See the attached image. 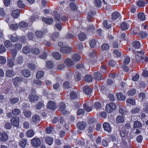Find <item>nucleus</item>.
I'll list each match as a JSON object with an SVG mask.
<instances>
[{"label": "nucleus", "instance_id": "nucleus-40", "mask_svg": "<svg viewBox=\"0 0 148 148\" xmlns=\"http://www.w3.org/2000/svg\"><path fill=\"white\" fill-rule=\"evenodd\" d=\"M9 27L11 29L13 30H15L18 28V25L17 24H12L10 25Z\"/></svg>", "mask_w": 148, "mask_h": 148}, {"label": "nucleus", "instance_id": "nucleus-38", "mask_svg": "<svg viewBox=\"0 0 148 148\" xmlns=\"http://www.w3.org/2000/svg\"><path fill=\"white\" fill-rule=\"evenodd\" d=\"M94 108L96 109H99L101 108L102 106L101 104L99 102H96L95 103L93 104Z\"/></svg>", "mask_w": 148, "mask_h": 148}, {"label": "nucleus", "instance_id": "nucleus-14", "mask_svg": "<svg viewBox=\"0 0 148 148\" xmlns=\"http://www.w3.org/2000/svg\"><path fill=\"white\" fill-rule=\"evenodd\" d=\"M42 20L46 23L48 24H51L53 22V20L52 18H45L43 17Z\"/></svg>", "mask_w": 148, "mask_h": 148}, {"label": "nucleus", "instance_id": "nucleus-59", "mask_svg": "<svg viewBox=\"0 0 148 148\" xmlns=\"http://www.w3.org/2000/svg\"><path fill=\"white\" fill-rule=\"evenodd\" d=\"M85 111L83 109H79L77 112V114L78 115H82L84 114Z\"/></svg>", "mask_w": 148, "mask_h": 148}, {"label": "nucleus", "instance_id": "nucleus-12", "mask_svg": "<svg viewBox=\"0 0 148 148\" xmlns=\"http://www.w3.org/2000/svg\"><path fill=\"white\" fill-rule=\"evenodd\" d=\"M20 11L19 10H14L11 13L12 16L14 18H16L19 16Z\"/></svg>", "mask_w": 148, "mask_h": 148}, {"label": "nucleus", "instance_id": "nucleus-24", "mask_svg": "<svg viewBox=\"0 0 148 148\" xmlns=\"http://www.w3.org/2000/svg\"><path fill=\"white\" fill-rule=\"evenodd\" d=\"M64 63L67 65H73L74 64V62L72 60L68 58L65 59Z\"/></svg>", "mask_w": 148, "mask_h": 148}, {"label": "nucleus", "instance_id": "nucleus-17", "mask_svg": "<svg viewBox=\"0 0 148 148\" xmlns=\"http://www.w3.org/2000/svg\"><path fill=\"white\" fill-rule=\"evenodd\" d=\"M8 139V136L4 132L1 133H0V140L2 141H5Z\"/></svg>", "mask_w": 148, "mask_h": 148}, {"label": "nucleus", "instance_id": "nucleus-31", "mask_svg": "<svg viewBox=\"0 0 148 148\" xmlns=\"http://www.w3.org/2000/svg\"><path fill=\"white\" fill-rule=\"evenodd\" d=\"M139 36L141 38L145 39L147 37V34L145 32L141 31L139 32Z\"/></svg>", "mask_w": 148, "mask_h": 148}, {"label": "nucleus", "instance_id": "nucleus-15", "mask_svg": "<svg viewBox=\"0 0 148 148\" xmlns=\"http://www.w3.org/2000/svg\"><path fill=\"white\" fill-rule=\"evenodd\" d=\"M83 90L86 94L89 95L91 93L92 90L88 86H85L83 88Z\"/></svg>", "mask_w": 148, "mask_h": 148}, {"label": "nucleus", "instance_id": "nucleus-41", "mask_svg": "<svg viewBox=\"0 0 148 148\" xmlns=\"http://www.w3.org/2000/svg\"><path fill=\"white\" fill-rule=\"evenodd\" d=\"M27 142L26 139L21 140L19 142V145L22 147H24L26 145Z\"/></svg>", "mask_w": 148, "mask_h": 148}, {"label": "nucleus", "instance_id": "nucleus-56", "mask_svg": "<svg viewBox=\"0 0 148 148\" xmlns=\"http://www.w3.org/2000/svg\"><path fill=\"white\" fill-rule=\"evenodd\" d=\"M33 82L34 84H36L39 86H41L42 84V81L38 79L34 80Z\"/></svg>", "mask_w": 148, "mask_h": 148}, {"label": "nucleus", "instance_id": "nucleus-53", "mask_svg": "<svg viewBox=\"0 0 148 148\" xmlns=\"http://www.w3.org/2000/svg\"><path fill=\"white\" fill-rule=\"evenodd\" d=\"M6 62V59L3 56H0V64H4Z\"/></svg>", "mask_w": 148, "mask_h": 148}, {"label": "nucleus", "instance_id": "nucleus-26", "mask_svg": "<svg viewBox=\"0 0 148 148\" xmlns=\"http://www.w3.org/2000/svg\"><path fill=\"white\" fill-rule=\"evenodd\" d=\"M78 37L80 41H83L86 39V36L85 34L82 33L78 35Z\"/></svg>", "mask_w": 148, "mask_h": 148}, {"label": "nucleus", "instance_id": "nucleus-32", "mask_svg": "<svg viewBox=\"0 0 148 148\" xmlns=\"http://www.w3.org/2000/svg\"><path fill=\"white\" fill-rule=\"evenodd\" d=\"M133 52L135 54V55L136 56V60H138L139 59V57L138 56V53L141 55H143L145 53L143 51H133Z\"/></svg>", "mask_w": 148, "mask_h": 148}, {"label": "nucleus", "instance_id": "nucleus-49", "mask_svg": "<svg viewBox=\"0 0 148 148\" xmlns=\"http://www.w3.org/2000/svg\"><path fill=\"white\" fill-rule=\"evenodd\" d=\"M59 36V33L58 32H56L52 34L51 36V38L52 40H55Z\"/></svg>", "mask_w": 148, "mask_h": 148}, {"label": "nucleus", "instance_id": "nucleus-48", "mask_svg": "<svg viewBox=\"0 0 148 148\" xmlns=\"http://www.w3.org/2000/svg\"><path fill=\"white\" fill-rule=\"evenodd\" d=\"M138 98L141 100H145L146 97L145 94L143 92H140L139 94Z\"/></svg>", "mask_w": 148, "mask_h": 148}, {"label": "nucleus", "instance_id": "nucleus-30", "mask_svg": "<svg viewBox=\"0 0 148 148\" xmlns=\"http://www.w3.org/2000/svg\"><path fill=\"white\" fill-rule=\"evenodd\" d=\"M132 47L135 49H138L140 46V42L138 41L134 42L132 44Z\"/></svg>", "mask_w": 148, "mask_h": 148}, {"label": "nucleus", "instance_id": "nucleus-61", "mask_svg": "<svg viewBox=\"0 0 148 148\" xmlns=\"http://www.w3.org/2000/svg\"><path fill=\"white\" fill-rule=\"evenodd\" d=\"M44 106L43 103L42 102H39L36 106V109H40L43 108Z\"/></svg>", "mask_w": 148, "mask_h": 148}, {"label": "nucleus", "instance_id": "nucleus-37", "mask_svg": "<svg viewBox=\"0 0 148 148\" xmlns=\"http://www.w3.org/2000/svg\"><path fill=\"white\" fill-rule=\"evenodd\" d=\"M53 57L56 60H60L61 57V55L58 52H55L53 53Z\"/></svg>", "mask_w": 148, "mask_h": 148}, {"label": "nucleus", "instance_id": "nucleus-47", "mask_svg": "<svg viewBox=\"0 0 148 148\" xmlns=\"http://www.w3.org/2000/svg\"><path fill=\"white\" fill-rule=\"evenodd\" d=\"M4 44L7 48H8L11 46L12 44L10 41L6 40L4 42Z\"/></svg>", "mask_w": 148, "mask_h": 148}, {"label": "nucleus", "instance_id": "nucleus-34", "mask_svg": "<svg viewBox=\"0 0 148 148\" xmlns=\"http://www.w3.org/2000/svg\"><path fill=\"white\" fill-rule=\"evenodd\" d=\"M44 33L41 31H36L35 32V34L36 36L38 38H41L42 37Z\"/></svg>", "mask_w": 148, "mask_h": 148}, {"label": "nucleus", "instance_id": "nucleus-51", "mask_svg": "<svg viewBox=\"0 0 148 148\" xmlns=\"http://www.w3.org/2000/svg\"><path fill=\"white\" fill-rule=\"evenodd\" d=\"M101 49L103 50H107L109 48V45L106 44H103L101 46Z\"/></svg>", "mask_w": 148, "mask_h": 148}, {"label": "nucleus", "instance_id": "nucleus-22", "mask_svg": "<svg viewBox=\"0 0 148 148\" xmlns=\"http://www.w3.org/2000/svg\"><path fill=\"white\" fill-rule=\"evenodd\" d=\"M40 120V117L39 116L37 115H34L32 118V120L34 123H38Z\"/></svg>", "mask_w": 148, "mask_h": 148}, {"label": "nucleus", "instance_id": "nucleus-39", "mask_svg": "<svg viewBox=\"0 0 148 148\" xmlns=\"http://www.w3.org/2000/svg\"><path fill=\"white\" fill-rule=\"evenodd\" d=\"M127 103H129L130 105H134L135 104V99L131 98L127 99L126 101Z\"/></svg>", "mask_w": 148, "mask_h": 148}, {"label": "nucleus", "instance_id": "nucleus-10", "mask_svg": "<svg viewBox=\"0 0 148 148\" xmlns=\"http://www.w3.org/2000/svg\"><path fill=\"white\" fill-rule=\"evenodd\" d=\"M45 143L49 146L52 145L53 141L52 137L48 136L45 137Z\"/></svg>", "mask_w": 148, "mask_h": 148}, {"label": "nucleus", "instance_id": "nucleus-50", "mask_svg": "<svg viewBox=\"0 0 148 148\" xmlns=\"http://www.w3.org/2000/svg\"><path fill=\"white\" fill-rule=\"evenodd\" d=\"M53 129V128L51 126H49V127H47L45 129L46 133L47 134H50L52 131Z\"/></svg>", "mask_w": 148, "mask_h": 148}, {"label": "nucleus", "instance_id": "nucleus-3", "mask_svg": "<svg viewBox=\"0 0 148 148\" xmlns=\"http://www.w3.org/2000/svg\"><path fill=\"white\" fill-rule=\"evenodd\" d=\"M47 107L48 109L52 110H55L57 107L55 102L51 101H48L47 105Z\"/></svg>", "mask_w": 148, "mask_h": 148}, {"label": "nucleus", "instance_id": "nucleus-43", "mask_svg": "<svg viewBox=\"0 0 148 148\" xmlns=\"http://www.w3.org/2000/svg\"><path fill=\"white\" fill-rule=\"evenodd\" d=\"M17 5L19 8H23L25 6V5L23 3L22 1L21 0H19L18 1Z\"/></svg>", "mask_w": 148, "mask_h": 148}, {"label": "nucleus", "instance_id": "nucleus-7", "mask_svg": "<svg viewBox=\"0 0 148 148\" xmlns=\"http://www.w3.org/2000/svg\"><path fill=\"white\" fill-rule=\"evenodd\" d=\"M72 50V48L69 47H63L60 49L61 51L64 53H68L71 51Z\"/></svg>", "mask_w": 148, "mask_h": 148}, {"label": "nucleus", "instance_id": "nucleus-63", "mask_svg": "<svg viewBox=\"0 0 148 148\" xmlns=\"http://www.w3.org/2000/svg\"><path fill=\"white\" fill-rule=\"evenodd\" d=\"M137 5L138 6L140 7H143L145 5V3L143 1H138L137 3Z\"/></svg>", "mask_w": 148, "mask_h": 148}, {"label": "nucleus", "instance_id": "nucleus-60", "mask_svg": "<svg viewBox=\"0 0 148 148\" xmlns=\"http://www.w3.org/2000/svg\"><path fill=\"white\" fill-rule=\"evenodd\" d=\"M145 108L143 109V112L146 113H148V103H144Z\"/></svg>", "mask_w": 148, "mask_h": 148}, {"label": "nucleus", "instance_id": "nucleus-54", "mask_svg": "<svg viewBox=\"0 0 148 148\" xmlns=\"http://www.w3.org/2000/svg\"><path fill=\"white\" fill-rule=\"evenodd\" d=\"M19 26L22 27H25L27 26V23L26 22L21 21L19 23Z\"/></svg>", "mask_w": 148, "mask_h": 148}, {"label": "nucleus", "instance_id": "nucleus-18", "mask_svg": "<svg viewBox=\"0 0 148 148\" xmlns=\"http://www.w3.org/2000/svg\"><path fill=\"white\" fill-rule=\"evenodd\" d=\"M72 58L75 62H77L81 59V56L78 54L75 53L72 56Z\"/></svg>", "mask_w": 148, "mask_h": 148}, {"label": "nucleus", "instance_id": "nucleus-27", "mask_svg": "<svg viewBox=\"0 0 148 148\" xmlns=\"http://www.w3.org/2000/svg\"><path fill=\"white\" fill-rule=\"evenodd\" d=\"M39 97L36 95H30L29 97V100L31 101H37Z\"/></svg>", "mask_w": 148, "mask_h": 148}, {"label": "nucleus", "instance_id": "nucleus-6", "mask_svg": "<svg viewBox=\"0 0 148 148\" xmlns=\"http://www.w3.org/2000/svg\"><path fill=\"white\" fill-rule=\"evenodd\" d=\"M19 119L18 117L16 116L12 118L11 121L12 124L15 126H18L19 125Z\"/></svg>", "mask_w": 148, "mask_h": 148}, {"label": "nucleus", "instance_id": "nucleus-35", "mask_svg": "<svg viewBox=\"0 0 148 148\" xmlns=\"http://www.w3.org/2000/svg\"><path fill=\"white\" fill-rule=\"evenodd\" d=\"M92 77L89 75H87L85 76V80L87 82H90L92 80Z\"/></svg>", "mask_w": 148, "mask_h": 148}, {"label": "nucleus", "instance_id": "nucleus-29", "mask_svg": "<svg viewBox=\"0 0 148 148\" xmlns=\"http://www.w3.org/2000/svg\"><path fill=\"white\" fill-rule=\"evenodd\" d=\"M138 19L140 20L144 21L145 19V16L143 13H139L138 15Z\"/></svg>", "mask_w": 148, "mask_h": 148}, {"label": "nucleus", "instance_id": "nucleus-23", "mask_svg": "<svg viewBox=\"0 0 148 148\" xmlns=\"http://www.w3.org/2000/svg\"><path fill=\"white\" fill-rule=\"evenodd\" d=\"M116 96L118 99L120 101H123L125 99V97L121 92L117 93Z\"/></svg>", "mask_w": 148, "mask_h": 148}, {"label": "nucleus", "instance_id": "nucleus-5", "mask_svg": "<svg viewBox=\"0 0 148 148\" xmlns=\"http://www.w3.org/2000/svg\"><path fill=\"white\" fill-rule=\"evenodd\" d=\"M77 127L80 130H83L86 127V123L85 121L79 122L77 124Z\"/></svg>", "mask_w": 148, "mask_h": 148}, {"label": "nucleus", "instance_id": "nucleus-11", "mask_svg": "<svg viewBox=\"0 0 148 148\" xmlns=\"http://www.w3.org/2000/svg\"><path fill=\"white\" fill-rule=\"evenodd\" d=\"M18 39V36L17 35L16 33L13 34L10 36V39L13 42H17Z\"/></svg>", "mask_w": 148, "mask_h": 148}, {"label": "nucleus", "instance_id": "nucleus-36", "mask_svg": "<svg viewBox=\"0 0 148 148\" xmlns=\"http://www.w3.org/2000/svg\"><path fill=\"white\" fill-rule=\"evenodd\" d=\"M134 128H140L142 127V125L141 123L138 121H135L134 123Z\"/></svg>", "mask_w": 148, "mask_h": 148}, {"label": "nucleus", "instance_id": "nucleus-57", "mask_svg": "<svg viewBox=\"0 0 148 148\" xmlns=\"http://www.w3.org/2000/svg\"><path fill=\"white\" fill-rule=\"evenodd\" d=\"M6 51V49L3 45H0V53H1L5 52Z\"/></svg>", "mask_w": 148, "mask_h": 148}, {"label": "nucleus", "instance_id": "nucleus-9", "mask_svg": "<svg viewBox=\"0 0 148 148\" xmlns=\"http://www.w3.org/2000/svg\"><path fill=\"white\" fill-rule=\"evenodd\" d=\"M13 84L16 86H18L20 83L21 80L20 78L16 77L15 78L12 79Z\"/></svg>", "mask_w": 148, "mask_h": 148}, {"label": "nucleus", "instance_id": "nucleus-42", "mask_svg": "<svg viewBox=\"0 0 148 148\" xmlns=\"http://www.w3.org/2000/svg\"><path fill=\"white\" fill-rule=\"evenodd\" d=\"M19 99L17 97L12 98L10 99V102L11 103L14 104L17 103L19 101Z\"/></svg>", "mask_w": 148, "mask_h": 148}, {"label": "nucleus", "instance_id": "nucleus-16", "mask_svg": "<svg viewBox=\"0 0 148 148\" xmlns=\"http://www.w3.org/2000/svg\"><path fill=\"white\" fill-rule=\"evenodd\" d=\"M125 119L123 116L119 115L116 118V121L119 123H123L124 122Z\"/></svg>", "mask_w": 148, "mask_h": 148}, {"label": "nucleus", "instance_id": "nucleus-55", "mask_svg": "<svg viewBox=\"0 0 148 148\" xmlns=\"http://www.w3.org/2000/svg\"><path fill=\"white\" fill-rule=\"evenodd\" d=\"M20 112V111L18 109H15L12 110V113L14 115H18Z\"/></svg>", "mask_w": 148, "mask_h": 148}, {"label": "nucleus", "instance_id": "nucleus-2", "mask_svg": "<svg viewBox=\"0 0 148 148\" xmlns=\"http://www.w3.org/2000/svg\"><path fill=\"white\" fill-rule=\"evenodd\" d=\"M92 105V102L89 101H87L83 105V106L85 110L87 112H90L91 111L92 109V106H90Z\"/></svg>", "mask_w": 148, "mask_h": 148}, {"label": "nucleus", "instance_id": "nucleus-13", "mask_svg": "<svg viewBox=\"0 0 148 148\" xmlns=\"http://www.w3.org/2000/svg\"><path fill=\"white\" fill-rule=\"evenodd\" d=\"M103 127L105 130L106 131L109 132L111 130V127L110 124L108 123H104L103 124Z\"/></svg>", "mask_w": 148, "mask_h": 148}, {"label": "nucleus", "instance_id": "nucleus-64", "mask_svg": "<svg viewBox=\"0 0 148 148\" xmlns=\"http://www.w3.org/2000/svg\"><path fill=\"white\" fill-rule=\"evenodd\" d=\"M32 53L34 54H37L39 53V50L37 49H34L31 50Z\"/></svg>", "mask_w": 148, "mask_h": 148}, {"label": "nucleus", "instance_id": "nucleus-28", "mask_svg": "<svg viewBox=\"0 0 148 148\" xmlns=\"http://www.w3.org/2000/svg\"><path fill=\"white\" fill-rule=\"evenodd\" d=\"M120 26L121 29L123 30H127L129 27V25L126 23L125 22L122 23Z\"/></svg>", "mask_w": 148, "mask_h": 148}, {"label": "nucleus", "instance_id": "nucleus-46", "mask_svg": "<svg viewBox=\"0 0 148 148\" xmlns=\"http://www.w3.org/2000/svg\"><path fill=\"white\" fill-rule=\"evenodd\" d=\"M103 25L107 29H110L111 26L110 24H108L107 21L105 20L103 22Z\"/></svg>", "mask_w": 148, "mask_h": 148}, {"label": "nucleus", "instance_id": "nucleus-62", "mask_svg": "<svg viewBox=\"0 0 148 148\" xmlns=\"http://www.w3.org/2000/svg\"><path fill=\"white\" fill-rule=\"evenodd\" d=\"M34 134V131L32 130H28V137H33Z\"/></svg>", "mask_w": 148, "mask_h": 148}, {"label": "nucleus", "instance_id": "nucleus-44", "mask_svg": "<svg viewBox=\"0 0 148 148\" xmlns=\"http://www.w3.org/2000/svg\"><path fill=\"white\" fill-rule=\"evenodd\" d=\"M136 93V90L134 89H132L129 91L127 93L129 96H132L134 95Z\"/></svg>", "mask_w": 148, "mask_h": 148}, {"label": "nucleus", "instance_id": "nucleus-52", "mask_svg": "<svg viewBox=\"0 0 148 148\" xmlns=\"http://www.w3.org/2000/svg\"><path fill=\"white\" fill-rule=\"evenodd\" d=\"M96 41L95 39H92L90 40V45L92 48H93L96 44Z\"/></svg>", "mask_w": 148, "mask_h": 148}, {"label": "nucleus", "instance_id": "nucleus-58", "mask_svg": "<svg viewBox=\"0 0 148 148\" xmlns=\"http://www.w3.org/2000/svg\"><path fill=\"white\" fill-rule=\"evenodd\" d=\"M70 6L71 9L73 11H75L77 10V7L76 5L73 3H70Z\"/></svg>", "mask_w": 148, "mask_h": 148}, {"label": "nucleus", "instance_id": "nucleus-20", "mask_svg": "<svg viewBox=\"0 0 148 148\" xmlns=\"http://www.w3.org/2000/svg\"><path fill=\"white\" fill-rule=\"evenodd\" d=\"M70 97L72 99L77 98L79 96V94L76 93L75 92L72 91L70 92Z\"/></svg>", "mask_w": 148, "mask_h": 148}, {"label": "nucleus", "instance_id": "nucleus-21", "mask_svg": "<svg viewBox=\"0 0 148 148\" xmlns=\"http://www.w3.org/2000/svg\"><path fill=\"white\" fill-rule=\"evenodd\" d=\"M15 75L14 72L11 70H8L6 71V76L9 77L13 76Z\"/></svg>", "mask_w": 148, "mask_h": 148}, {"label": "nucleus", "instance_id": "nucleus-25", "mask_svg": "<svg viewBox=\"0 0 148 148\" xmlns=\"http://www.w3.org/2000/svg\"><path fill=\"white\" fill-rule=\"evenodd\" d=\"M44 72L42 71H38L36 74V77L37 79H40L44 75Z\"/></svg>", "mask_w": 148, "mask_h": 148}, {"label": "nucleus", "instance_id": "nucleus-8", "mask_svg": "<svg viewBox=\"0 0 148 148\" xmlns=\"http://www.w3.org/2000/svg\"><path fill=\"white\" fill-rule=\"evenodd\" d=\"M59 110L63 114H65L66 113L65 109L66 106L63 103H60L59 105Z\"/></svg>", "mask_w": 148, "mask_h": 148}, {"label": "nucleus", "instance_id": "nucleus-1", "mask_svg": "<svg viewBox=\"0 0 148 148\" xmlns=\"http://www.w3.org/2000/svg\"><path fill=\"white\" fill-rule=\"evenodd\" d=\"M116 108L115 104L113 103H110L109 104L106 105V111L110 113Z\"/></svg>", "mask_w": 148, "mask_h": 148}, {"label": "nucleus", "instance_id": "nucleus-45", "mask_svg": "<svg viewBox=\"0 0 148 148\" xmlns=\"http://www.w3.org/2000/svg\"><path fill=\"white\" fill-rule=\"evenodd\" d=\"M140 109L138 107H135L132 110L131 113L132 114H135L140 112Z\"/></svg>", "mask_w": 148, "mask_h": 148}, {"label": "nucleus", "instance_id": "nucleus-33", "mask_svg": "<svg viewBox=\"0 0 148 148\" xmlns=\"http://www.w3.org/2000/svg\"><path fill=\"white\" fill-rule=\"evenodd\" d=\"M120 16V14L118 12H115L112 13V19H116Z\"/></svg>", "mask_w": 148, "mask_h": 148}, {"label": "nucleus", "instance_id": "nucleus-19", "mask_svg": "<svg viewBox=\"0 0 148 148\" xmlns=\"http://www.w3.org/2000/svg\"><path fill=\"white\" fill-rule=\"evenodd\" d=\"M102 74L99 72H97L95 73L94 75V78L97 80H99L101 79L102 77Z\"/></svg>", "mask_w": 148, "mask_h": 148}, {"label": "nucleus", "instance_id": "nucleus-4", "mask_svg": "<svg viewBox=\"0 0 148 148\" xmlns=\"http://www.w3.org/2000/svg\"><path fill=\"white\" fill-rule=\"evenodd\" d=\"M32 145L34 147H37L41 144L40 140L38 138H34L31 141Z\"/></svg>", "mask_w": 148, "mask_h": 148}]
</instances>
